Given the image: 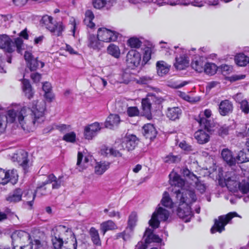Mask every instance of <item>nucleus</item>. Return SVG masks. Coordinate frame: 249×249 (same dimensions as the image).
I'll return each mask as SVG.
<instances>
[{"label":"nucleus","mask_w":249,"mask_h":249,"mask_svg":"<svg viewBox=\"0 0 249 249\" xmlns=\"http://www.w3.org/2000/svg\"><path fill=\"white\" fill-rule=\"evenodd\" d=\"M46 104L44 101H34L29 107H24L20 110L12 109L5 113L7 123H14L18 120L24 130L29 131L32 125H38L45 119Z\"/></svg>","instance_id":"nucleus-1"},{"label":"nucleus","mask_w":249,"mask_h":249,"mask_svg":"<svg viewBox=\"0 0 249 249\" xmlns=\"http://www.w3.org/2000/svg\"><path fill=\"white\" fill-rule=\"evenodd\" d=\"M170 183L174 188L172 191L176 195L179 200V207L177 210L178 215L182 219L188 221L193 215L191 209V204L196 201V197L194 190L185 189V181L180 176L174 173L169 175Z\"/></svg>","instance_id":"nucleus-2"},{"label":"nucleus","mask_w":249,"mask_h":249,"mask_svg":"<svg viewBox=\"0 0 249 249\" xmlns=\"http://www.w3.org/2000/svg\"><path fill=\"white\" fill-rule=\"evenodd\" d=\"M201 128L195 133L194 137L199 144H204L210 141V135L213 131V124L210 121L203 118L198 120Z\"/></svg>","instance_id":"nucleus-3"},{"label":"nucleus","mask_w":249,"mask_h":249,"mask_svg":"<svg viewBox=\"0 0 249 249\" xmlns=\"http://www.w3.org/2000/svg\"><path fill=\"white\" fill-rule=\"evenodd\" d=\"M51 234L53 236L52 239L53 245L55 246L56 248H59L60 244L63 241L69 239V238L75 235L71 228L63 225H58L54 227Z\"/></svg>","instance_id":"nucleus-4"},{"label":"nucleus","mask_w":249,"mask_h":249,"mask_svg":"<svg viewBox=\"0 0 249 249\" xmlns=\"http://www.w3.org/2000/svg\"><path fill=\"white\" fill-rule=\"evenodd\" d=\"M0 47L9 53L13 52L16 48L17 52L21 53L24 49L23 40L21 38L18 37L13 42L6 35H0Z\"/></svg>","instance_id":"nucleus-5"},{"label":"nucleus","mask_w":249,"mask_h":249,"mask_svg":"<svg viewBox=\"0 0 249 249\" xmlns=\"http://www.w3.org/2000/svg\"><path fill=\"white\" fill-rule=\"evenodd\" d=\"M237 216V213L235 212H231L225 215L219 216L218 219L214 220V224L211 228V231L212 233H214L216 231L221 232L225 230V226L231 220V219Z\"/></svg>","instance_id":"nucleus-6"},{"label":"nucleus","mask_w":249,"mask_h":249,"mask_svg":"<svg viewBox=\"0 0 249 249\" xmlns=\"http://www.w3.org/2000/svg\"><path fill=\"white\" fill-rule=\"evenodd\" d=\"M169 216L168 211L161 207H159L157 210L152 214L151 219L149 221V225L153 229H156L160 225L159 218L161 221H165L167 220Z\"/></svg>","instance_id":"nucleus-7"},{"label":"nucleus","mask_w":249,"mask_h":249,"mask_svg":"<svg viewBox=\"0 0 249 249\" xmlns=\"http://www.w3.org/2000/svg\"><path fill=\"white\" fill-rule=\"evenodd\" d=\"M228 178L225 180L226 185L231 192H237L239 190L242 194L249 193V180H242L238 182L235 180H231Z\"/></svg>","instance_id":"nucleus-8"},{"label":"nucleus","mask_w":249,"mask_h":249,"mask_svg":"<svg viewBox=\"0 0 249 249\" xmlns=\"http://www.w3.org/2000/svg\"><path fill=\"white\" fill-rule=\"evenodd\" d=\"M18 175L16 170L12 169L5 171L0 168V183L6 184L9 181L16 183L18 181Z\"/></svg>","instance_id":"nucleus-9"},{"label":"nucleus","mask_w":249,"mask_h":249,"mask_svg":"<svg viewBox=\"0 0 249 249\" xmlns=\"http://www.w3.org/2000/svg\"><path fill=\"white\" fill-rule=\"evenodd\" d=\"M119 34L106 28H100L98 30V37L102 42H109L117 39Z\"/></svg>","instance_id":"nucleus-10"},{"label":"nucleus","mask_w":249,"mask_h":249,"mask_svg":"<svg viewBox=\"0 0 249 249\" xmlns=\"http://www.w3.org/2000/svg\"><path fill=\"white\" fill-rule=\"evenodd\" d=\"M125 61L129 68L134 69L140 64L141 55L138 51L131 50L127 53Z\"/></svg>","instance_id":"nucleus-11"},{"label":"nucleus","mask_w":249,"mask_h":249,"mask_svg":"<svg viewBox=\"0 0 249 249\" xmlns=\"http://www.w3.org/2000/svg\"><path fill=\"white\" fill-rule=\"evenodd\" d=\"M24 57L27 66L31 71H35L39 68H42L44 66V63L39 61L37 57H35L30 52L25 51Z\"/></svg>","instance_id":"nucleus-12"},{"label":"nucleus","mask_w":249,"mask_h":249,"mask_svg":"<svg viewBox=\"0 0 249 249\" xmlns=\"http://www.w3.org/2000/svg\"><path fill=\"white\" fill-rule=\"evenodd\" d=\"M139 142V139L134 135H126L124 138L122 142L120 143V148H124L127 151L133 150Z\"/></svg>","instance_id":"nucleus-13"},{"label":"nucleus","mask_w":249,"mask_h":249,"mask_svg":"<svg viewBox=\"0 0 249 249\" xmlns=\"http://www.w3.org/2000/svg\"><path fill=\"white\" fill-rule=\"evenodd\" d=\"M12 239V249L14 246H17V249H19L18 245L16 243H25V241H28L31 238L30 235L27 232L23 231H16L13 232L11 235Z\"/></svg>","instance_id":"nucleus-14"},{"label":"nucleus","mask_w":249,"mask_h":249,"mask_svg":"<svg viewBox=\"0 0 249 249\" xmlns=\"http://www.w3.org/2000/svg\"><path fill=\"white\" fill-rule=\"evenodd\" d=\"M47 184H44V182H42V184L38 186L34 194L31 193L30 196L32 197V200H29L26 202V204L30 207H32L33 205V201L35 198L36 196H46L50 193V190H47V188L45 186ZM29 193H27V195H29Z\"/></svg>","instance_id":"nucleus-15"},{"label":"nucleus","mask_w":249,"mask_h":249,"mask_svg":"<svg viewBox=\"0 0 249 249\" xmlns=\"http://www.w3.org/2000/svg\"><path fill=\"white\" fill-rule=\"evenodd\" d=\"M153 101V99L151 98H149L148 95L145 98L142 99V101L143 115L148 120L152 119L151 112L152 110H154L151 103Z\"/></svg>","instance_id":"nucleus-16"},{"label":"nucleus","mask_w":249,"mask_h":249,"mask_svg":"<svg viewBox=\"0 0 249 249\" xmlns=\"http://www.w3.org/2000/svg\"><path fill=\"white\" fill-rule=\"evenodd\" d=\"M233 106L232 103L226 99L220 102L218 105V111L222 116L229 115L232 112Z\"/></svg>","instance_id":"nucleus-17"},{"label":"nucleus","mask_w":249,"mask_h":249,"mask_svg":"<svg viewBox=\"0 0 249 249\" xmlns=\"http://www.w3.org/2000/svg\"><path fill=\"white\" fill-rule=\"evenodd\" d=\"M101 128L100 124L97 122L94 123L86 126L84 131L85 138L88 140L92 139L93 137L97 135Z\"/></svg>","instance_id":"nucleus-18"},{"label":"nucleus","mask_w":249,"mask_h":249,"mask_svg":"<svg viewBox=\"0 0 249 249\" xmlns=\"http://www.w3.org/2000/svg\"><path fill=\"white\" fill-rule=\"evenodd\" d=\"M142 134L146 139L152 141L156 138L157 131L153 124H147L142 127Z\"/></svg>","instance_id":"nucleus-19"},{"label":"nucleus","mask_w":249,"mask_h":249,"mask_svg":"<svg viewBox=\"0 0 249 249\" xmlns=\"http://www.w3.org/2000/svg\"><path fill=\"white\" fill-rule=\"evenodd\" d=\"M221 157L223 160L230 166L235 165L236 163L235 157L232 152L228 148H224L221 151Z\"/></svg>","instance_id":"nucleus-20"},{"label":"nucleus","mask_w":249,"mask_h":249,"mask_svg":"<svg viewBox=\"0 0 249 249\" xmlns=\"http://www.w3.org/2000/svg\"><path fill=\"white\" fill-rule=\"evenodd\" d=\"M60 244L59 248H56L55 246H53L54 248L55 249H76L77 243L75 236L74 235L69 238V239L63 241Z\"/></svg>","instance_id":"nucleus-21"},{"label":"nucleus","mask_w":249,"mask_h":249,"mask_svg":"<svg viewBox=\"0 0 249 249\" xmlns=\"http://www.w3.org/2000/svg\"><path fill=\"white\" fill-rule=\"evenodd\" d=\"M206 63L203 57H196L192 61L191 67L196 71L202 72L204 71Z\"/></svg>","instance_id":"nucleus-22"},{"label":"nucleus","mask_w":249,"mask_h":249,"mask_svg":"<svg viewBox=\"0 0 249 249\" xmlns=\"http://www.w3.org/2000/svg\"><path fill=\"white\" fill-rule=\"evenodd\" d=\"M181 114L182 110L178 107H169L166 113L167 117L173 121L179 120Z\"/></svg>","instance_id":"nucleus-23"},{"label":"nucleus","mask_w":249,"mask_h":249,"mask_svg":"<svg viewBox=\"0 0 249 249\" xmlns=\"http://www.w3.org/2000/svg\"><path fill=\"white\" fill-rule=\"evenodd\" d=\"M144 236L145 237V241L147 244L152 242L160 243L162 239L157 235L153 233V230L147 228L145 231Z\"/></svg>","instance_id":"nucleus-24"},{"label":"nucleus","mask_w":249,"mask_h":249,"mask_svg":"<svg viewBox=\"0 0 249 249\" xmlns=\"http://www.w3.org/2000/svg\"><path fill=\"white\" fill-rule=\"evenodd\" d=\"M23 192L20 188H17L10 193L6 197V200L9 203H16L21 200Z\"/></svg>","instance_id":"nucleus-25"},{"label":"nucleus","mask_w":249,"mask_h":249,"mask_svg":"<svg viewBox=\"0 0 249 249\" xmlns=\"http://www.w3.org/2000/svg\"><path fill=\"white\" fill-rule=\"evenodd\" d=\"M88 46L93 50H99L103 47V43L99 40L98 36L89 35L88 37Z\"/></svg>","instance_id":"nucleus-26"},{"label":"nucleus","mask_w":249,"mask_h":249,"mask_svg":"<svg viewBox=\"0 0 249 249\" xmlns=\"http://www.w3.org/2000/svg\"><path fill=\"white\" fill-rule=\"evenodd\" d=\"M120 121V118L118 115L112 114L107 118L105 123V126L106 128L113 129L114 127L118 125Z\"/></svg>","instance_id":"nucleus-27"},{"label":"nucleus","mask_w":249,"mask_h":249,"mask_svg":"<svg viewBox=\"0 0 249 249\" xmlns=\"http://www.w3.org/2000/svg\"><path fill=\"white\" fill-rule=\"evenodd\" d=\"M62 177L57 178L53 174H50L48 176L47 179L44 181V184L52 183V188L57 189L61 185Z\"/></svg>","instance_id":"nucleus-28"},{"label":"nucleus","mask_w":249,"mask_h":249,"mask_svg":"<svg viewBox=\"0 0 249 249\" xmlns=\"http://www.w3.org/2000/svg\"><path fill=\"white\" fill-rule=\"evenodd\" d=\"M170 65L164 61H159L156 63V68L158 74L162 76L167 74L169 71Z\"/></svg>","instance_id":"nucleus-29"},{"label":"nucleus","mask_w":249,"mask_h":249,"mask_svg":"<svg viewBox=\"0 0 249 249\" xmlns=\"http://www.w3.org/2000/svg\"><path fill=\"white\" fill-rule=\"evenodd\" d=\"M188 64L189 60L185 54L176 57V63L174 64V66L177 69L179 70H183Z\"/></svg>","instance_id":"nucleus-30"},{"label":"nucleus","mask_w":249,"mask_h":249,"mask_svg":"<svg viewBox=\"0 0 249 249\" xmlns=\"http://www.w3.org/2000/svg\"><path fill=\"white\" fill-rule=\"evenodd\" d=\"M22 88L25 95L28 98L33 97L34 92L29 80L23 79L22 81Z\"/></svg>","instance_id":"nucleus-31"},{"label":"nucleus","mask_w":249,"mask_h":249,"mask_svg":"<svg viewBox=\"0 0 249 249\" xmlns=\"http://www.w3.org/2000/svg\"><path fill=\"white\" fill-rule=\"evenodd\" d=\"M110 162L107 161H100L97 162L94 167V172L96 174L101 175L109 167Z\"/></svg>","instance_id":"nucleus-32"},{"label":"nucleus","mask_w":249,"mask_h":249,"mask_svg":"<svg viewBox=\"0 0 249 249\" xmlns=\"http://www.w3.org/2000/svg\"><path fill=\"white\" fill-rule=\"evenodd\" d=\"M17 160L19 165L25 169L28 163V153L24 150H21L17 154Z\"/></svg>","instance_id":"nucleus-33"},{"label":"nucleus","mask_w":249,"mask_h":249,"mask_svg":"<svg viewBox=\"0 0 249 249\" xmlns=\"http://www.w3.org/2000/svg\"><path fill=\"white\" fill-rule=\"evenodd\" d=\"M118 227L116 224L111 220L105 221L100 224V230L103 235L108 231L115 230Z\"/></svg>","instance_id":"nucleus-34"},{"label":"nucleus","mask_w":249,"mask_h":249,"mask_svg":"<svg viewBox=\"0 0 249 249\" xmlns=\"http://www.w3.org/2000/svg\"><path fill=\"white\" fill-rule=\"evenodd\" d=\"M89 234L93 243L96 246H100L101 241L100 238L98 231L94 227H91L89 231Z\"/></svg>","instance_id":"nucleus-35"},{"label":"nucleus","mask_w":249,"mask_h":249,"mask_svg":"<svg viewBox=\"0 0 249 249\" xmlns=\"http://www.w3.org/2000/svg\"><path fill=\"white\" fill-rule=\"evenodd\" d=\"M235 62L239 66H245L249 63V57L243 53H239L235 57Z\"/></svg>","instance_id":"nucleus-36"},{"label":"nucleus","mask_w":249,"mask_h":249,"mask_svg":"<svg viewBox=\"0 0 249 249\" xmlns=\"http://www.w3.org/2000/svg\"><path fill=\"white\" fill-rule=\"evenodd\" d=\"M83 155L80 152H78L77 154V161L76 165L80 167L79 171L83 170L86 167V164L88 163L89 160V157L88 156H85L83 162L82 163V160L83 159Z\"/></svg>","instance_id":"nucleus-37"},{"label":"nucleus","mask_w":249,"mask_h":249,"mask_svg":"<svg viewBox=\"0 0 249 249\" xmlns=\"http://www.w3.org/2000/svg\"><path fill=\"white\" fill-rule=\"evenodd\" d=\"M236 163H243L249 161V148H248L247 152H245L243 150L240 151L236 157Z\"/></svg>","instance_id":"nucleus-38"},{"label":"nucleus","mask_w":249,"mask_h":249,"mask_svg":"<svg viewBox=\"0 0 249 249\" xmlns=\"http://www.w3.org/2000/svg\"><path fill=\"white\" fill-rule=\"evenodd\" d=\"M148 96L149 98H151L153 100L151 103L154 110L159 109L160 108L161 104L163 101V99L161 97H157L153 94H148Z\"/></svg>","instance_id":"nucleus-39"},{"label":"nucleus","mask_w":249,"mask_h":249,"mask_svg":"<svg viewBox=\"0 0 249 249\" xmlns=\"http://www.w3.org/2000/svg\"><path fill=\"white\" fill-rule=\"evenodd\" d=\"M52 27L53 30H50L49 31L57 36H60L65 28L64 26L61 22H58L55 23H54Z\"/></svg>","instance_id":"nucleus-40"},{"label":"nucleus","mask_w":249,"mask_h":249,"mask_svg":"<svg viewBox=\"0 0 249 249\" xmlns=\"http://www.w3.org/2000/svg\"><path fill=\"white\" fill-rule=\"evenodd\" d=\"M41 22L44 24L45 27L49 30H53L52 26L54 23L53 22V18L51 16L48 15L43 16L41 20Z\"/></svg>","instance_id":"nucleus-41"},{"label":"nucleus","mask_w":249,"mask_h":249,"mask_svg":"<svg viewBox=\"0 0 249 249\" xmlns=\"http://www.w3.org/2000/svg\"><path fill=\"white\" fill-rule=\"evenodd\" d=\"M120 143H115V145L114 147L111 148L109 149V154L113 156L114 157H121L123 155L121 151L122 150H124V148H120Z\"/></svg>","instance_id":"nucleus-42"},{"label":"nucleus","mask_w":249,"mask_h":249,"mask_svg":"<svg viewBox=\"0 0 249 249\" xmlns=\"http://www.w3.org/2000/svg\"><path fill=\"white\" fill-rule=\"evenodd\" d=\"M108 54L111 55L115 58H119L120 55V51L119 47L113 44H110L107 49Z\"/></svg>","instance_id":"nucleus-43"},{"label":"nucleus","mask_w":249,"mask_h":249,"mask_svg":"<svg viewBox=\"0 0 249 249\" xmlns=\"http://www.w3.org/2000/svg\"><path fill=\"white\" fill-rule=\"evenodd\" d=\"M161 203L163 206L167 208H171L173 206V203L168 193L167 192H164Z\"/></svg>","instance_id":"nucleus-44"},{"label":"nucleus","mask_w":249,"mask_h":249,"mask_svg":"<svg viewBox=\"0 0 249 249\" xmlns=\"http://www.w3.org/2000/svg\"><path fill=\"white\" fill-rule=\"evenodd\" d=\"M217 71V66L213 63H206L204 71L206 73L210 75H213Z\"/></svg>","instance_id":"nucleus-45"},{"label":"nucleus","mask_w":249,"mask_h":249,"mask_svg":"<svg viewBox=\"0 0 249 249\" xmlns=\"http://www.w3.org/2000/svg\"><path fill=\"white\" fill-rule=\"evenodd\" d=\"M137 221V213L135 212H132L129 216L127 228H129L130 229L134 230L135 227L136 225Z\"/></svg>","instance_id":"nucleus-46"},{"label":"nucleus","mask_w":249,"mask_h":249,"mask_svg":"<svg viewBox=\"0 0 249 249\" xmlns=\"http://www.w3.org/2000/svg\"><path fill=\"white\" fill-rule=\"evenodd\" d=\"M129 46L133 48H139L141 47L142 42L136 37H131L127 41Z\"/></svg>","instance_id":"nucleus-47"},{"label":"nucleus","mask_w":249,"mask_h":249,"mask_svg":"<svg viewBox=\"0 0 249 249\" xmlns=\"http://www.w3.org/2000/svg\"><path fill=\"white\" fill-rule=\"evenodd\" d=\"M143 51V61L146 64L151 59L153 49L150 47H145Z\"/></svg>","instance_id":"nucleus-48"},{"label":"nucleus","mask_w":249,"mask_h":249,"mask_svg":"<svg viewBox=\"0 0 249 249\" xmlns=\"http://www.w3.org/2000/svg\"><path fill=\"white\" fill-rule=\"evenodd\" d=\"M92 4L94 8L100 9L104 6L108 9L107 6V0H92Z\"/></svg>","instance_id":"nucleus-49"},{"label":"nucleus","mask_w":249,"mask_h":249,"mask_svg":"<svg viewBox=\"0 0 249 249\" xmlns=\"http://www.w3.org/2000/svg\"><path fill=\"white\" fill-rule=\"evenodd\" d=\"M63 140L67 142H74L76 140V134L74 132L66 133L63 137Z\"/></svg>","instance_id":"nucleus-50"},{"label":"nucleus","mask_w":249,"mask_h":249,"mask_svg":"<svg viewBox=\"0 0 249 249\" xmlns=\"http://www.w3.org/2000/svg\"><path fill=\"white\" fill-rule=\"evenodd\" d=\"M181 171V173L184 177L191 178L192 180H194V178H197L196 176L187 167L183 168Z\"/></svg>","instance_id":"nucleus-51"},{"label":"nucleus","mask_w":249,"mask_h":249,"mask_svg":"<svg viewBox=\"0 0 249 249\" xmlns=\"http://www.w3.org/2000/svg\"><path fill=\"white\" fill-rule=\"evenodd\" d=\"M134 230L129 228H126L125 230L123 231L124 241H127L129 240L133 235Z\"/></svg>","instance_id":"nucleus-52"},{"label":"nucleus","mask_w":249,"mask_h":249,"mask_svg":"<svg viewBox=\"0 0 249 249\" xmlns=\"http://www.w3.org/2000/svg\"><path fill=\"white\" fill-rule=\"evenodd\" d=\"M229 130L230 126L224 125L219 128L218 133L219 136L224 137L229 134Z\"/></svg>","instance_id":"nucleus-53"},{"label":"nucleus","mask_w":249,"mask_h":249,"mask_svg":"<svg viewBox=\"0 0 249 249\" xmlns=\"http://www.w3.org/2000/svg\"><path fill=\"white\" fill-rule=\"evenodd\" d=\"M5 123V110L0 107V131L4 128L3 124Z\"/></svg>","instance_id":"nucleus-54"},{"label":"nucleus","mask_w":249,"mask_h":249,"mask_svg":"<svg viewBox=\"0 0 249 249\" xmlns=\"http://www.w3.org/2000/svg\"><path fill=\"white\" fill-rule=\"evenodd\" d=\"M127 113L130 117L136 116L139 114V110L136 107H129L127 110Z\"/></svg>","instance_id":"nucleus-55"},{"label":"nucleus","mask_w":249,"mask_h":249,"mask_svg":"<svg viewBox=\"0 0 249 249\" xmlns=\"http://www.w3.org/2000/svg\"><path fill=\"white\" fill-rule=\"evenodd\" d=\"M240 108L245 114H248L249 112V103L246 100H242L240 103Z\"/></svg>","instance_id":"nucleus-56"},{"label":"nucleus","mask_w":249,"mask_h":249,"mask_svg":"<svg viewBox=\"0 0 249 249\" xmlns=\"http://www.w3.org/2000/svg\"><path fill=\"white\" fill-rule=\"evenodd\" d=\"M178 160H179L178 156L172 155H169L164 158V162L169 163H175Z\"/></svg>","instance_id":"nucleus-57"},{"label":"nucleus","mask_w":249,"mask_h":249,"mask_svg":"<svg viewBox=\"0 0 249 249\" xmlns=\"http://www.w3.org/2000/svg\"><path fill=\"white\" fill-rule=\"evenodd\" d=\"M179 146L182 149L187 152L193 151L192 146L187 144L185 141L180 142L179 144Z\"/></svg>","instance_id":"nucleus-58"},{"label":"nucleus","mask_w":249,"mask_h":249,"mask_svg":"<svg viewBox=\"0 0 249 249\" xmlns=\"http://www.w3.org/2000/svg\"><path fill=\"white\" fill-rule=\"evenodd\" d=\"M152 79L148 76H142L138 80V83L141 84H149Z\"/></svg>","instance_id":"nucleus-59"},{"label":"nucleus","mask_w":249,"mask_h":249,"mask_svg":"<svg viewBox=\"0 0 249 249\" xmlns=\"http://www.w3.org/2000/svg\"><path fill=\"white\" fill-rule=\"evenodd\" d=\"M41 77V75L38 72L33 73L31 75V78L35 83L39 82Z\"/></svg>","instance_id":"nucleus-60"},{"label":"nucleus","mask_w":249,"mask_h":249,"mask_svg":"<svg viewBox=\"0 0 249 249\" xmlns=\"http://www.w3.org/2000/svg\"><path fill=\"white\" fill-rule=\"evenodd\" d=\"M196 188L201 193H204L206 190L205 185L201 182H196Z\"/></svg>","instance_id":"nucleus-61"},{"label":"nucleus","mask_w":249,"mask_h":249,"mask_svg":"<svg viewBox=\"0 0 249 249\" xmlns=\"http://www.w3.org/2000/svg\"><path fill=\"white\" fill-rule=\"evenodd\" d=\"M148 244L142 241H140L138 243V244L135 246V249H146L147 248Z\"/></svg>","instance_id":"nucleus-62"},{"label":"nucleus","mask_w":249,"mask_h":249,"mask_svg":"<svg viewBox=\"0 0 249 249\" xmlns=\"http://www.w3.org/2000/svg\"><path fill=\"white\" fill-rule=\"evenodd\" d=\"M42 89L44 92L51 91L52 86L50 83L46 82L42 85Z\"/></svg>","instance_id":"nucleus-63"},{"label":"nucleus","mask_w":249,"mask_h":249,"mask_svg":"<svg viewBox=\"0 0 249 249\" xmlns=\"http://www.w3.org/2000/svg\"><path fill=\"white\" fill-rule=\"evenodd\" d=\"M232 67L227 65L221 66V70L223 72H225L226 74L229 73L232 71Z\"/></svg>","instance_id":"nucleus-64"}]
</instances>
